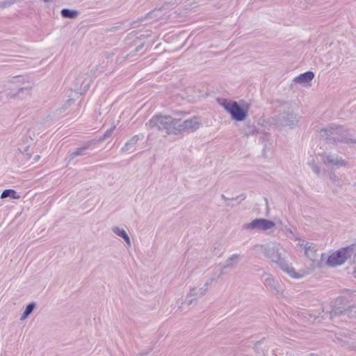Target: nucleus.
I'll return each instance as SVG.
<instances>
[{
    "label": "nucleus",
    "mask_w": 356,
    "mask_h": 356,
    "mask_svg": "<svg viewBox=\"0 0 356 356\" xmlns=\"http://www.w3.org/2000/svg\"><path fill=\"white\" fill-rule=\"evenodd\" d=\"M35 307V304L34 302L29 303L26 307L25 310L24 311L20 319L22 321L26 319L31 314Z\"/></svg>",
    "instance_id": "nucleus-21"
},
{
    "label": "nucleus",
    "mask_w": 356,
    "mask_h": 356,
    "mask_svg": "<svg viewBox=\"0 0 356 356\" xmlns=\"http://www.w3.org/2000/svg\"><path fill=\"white\" fill-rule=\"evenodd\" d=\"M194 300V299H192L189 301L188 305H191L192 302Z\"/></svg>",
    "instance_id": "nucleus-38"
},
{
    "label": "nucleus",
    "mask_w": 356,
    "mask_h": 356,
    "mask_svg": "<svg viewBox=\"0 0 356 356\" xmlns=\"http://www.w3.org/2000/svg\"><path fill=\"white\" fill-rule=\"evenodd\" d=\"M122 238L125 241L126 243L129 246L131 245V241H130L129 236H128V234L127 233L124 235H123Z\"/></svg>",
    "instance_id": "nucleus-32"
},
{
    "label": "nucleus",
    "mask_w": 356,
    "mask_h": 356,
    "mask_svg": "<svg viewBox=\"0 0 356 356\" xmlns=\"http://www.w3.org/2000/svg\"><path fill=\"white\" fill-rule=\"evenodd\" d=\"M218 277L216 275L211 276L209 280H207L204 286L200 289L193 288L191 289L189 292V296H195V297H202L209 290L211 284L213 281H215Z\"/></svg>",
    "instance_id": "nucleus-9"
},
{
    "label": "nucleus",
    "mask_w": 356,
    "mask_h": 356,
    "mask_svg": "<svg viewBox=\"0 0 356 356\" xmlns=\"http://www.w3.org/2000/svg\"><path fill=\"white\" fill-rule=\"evenodd\" d=\"M323 162L326 165L337 166H345L347 164V161L341 157L331 154L324 155L323 156Z\"/></svg>",
    "instance_id": "nucleus-12"
},
{
    "label": "nucleus",
    "mask_w": 356,
    "mask_h": 356,
    "mask_svg": "<svg viewBox=\"0 0 356 356\" xmlns=\"http://www.w3.org/2000/svg\"><path fill=\"white\" fill-rule=\"evenodd\" d=\"M220 104L230 114L236 121H243L248 115V109L241 107L238 102L225 99H218Z\"/></svg>",
    "instance_id": "nucleus-5"
},
{
    "label": "nucleus",
    "mask_w": 356,
    "mask_h": 356,
    "mask_svg": "<svg viewBox=\"0 0 356 356\" xmlns=\"http://www.w3.org/2000/svg\"><path fill=\"white\" fill-rule=\"evenodd\" d=\"M240 258V255L237 254H234L231 257H229L226 261L225 265L222 266V268L220 270V273L217 275L218 277H219L221 275H223L225 273L224 270L225 268H235L236 266V264L238 262V259Z\"/></svg>",
    "instance_id": "nucleus-13"
},
{
    "label": "nucleus",
    "mask_w": 356,
    "mask_h": 356,
    "mask_svg": "<svg viewBox=\"0 0 356 356\" xmlns=\"http://www.w3.org/2000/svg\"><path fill=\"white\" fill-rule=\"evenodd\" d=\"M275 226V222L272 220L265 218H257L253 220L249 223L244 224L243 229L246 230H268Z\"/></svg>",
    "instance_id": "nucleus-8"
},
{
    "label": "nucleus",
    "mask_w": 356,
    "mask_h": 356,
    "mask_svg": "<svg viewBox=\"0 0 356 356\" xmlns=\"http://www.w3.org/2000/svg\"><path fill=\"white\" fill-rule=\"evenodd\" d=\"M92 76L88 72L80 74L76 79V90L86 91L90 86Z\"/></svg>",
    "instance_id": "nucleus-10"
},
{
    "label": "nucleus",
    "mask_w": 356,
    "mask_h": 356,
    "mask_svg": "<svg viewBox=\"0 0 356 356\" xmlns=\"http://www.w3.org/2000/svg\"><path fill=\"white\" fill-rule=\"evenodd\" d=\"M40 159V156L39 155H37L35 156L34 158H33V163H35L37 162L38 161H39Z\"/></svg>",
    "instance_id": "nucleus-36"
},
{
    "label": "nucleus",
    "mask_w": 356,
    "mask_h": 356,
    "mask_svg": "<svg viewBox=\"0 0 356 356\" xmlns=\"http://www.w3.org/2000/svg\"><path fill=\"white\" fill-rule=\"evenodd\" d=\"M221 198H222V200H224L225 201H227V200H238V199H240V200H245V195L244 194H241V195L237 196V197H235V198L229 199V198H227V197H225L224 195H221Z\"/></svg>",
    "instance_id": "nucleus-24"
},
{
    "label": "nucleus",
    "mask_w": 356,
    "mask_h": 356,
    "mask_svg": "<svg viewBox=\"0 0 356 356\" xmlns=\"http://www.w3.org/2000/svg\"><path fill=\"white\" fill-rule=\"evenodd\" d=\"M115 127H113L111 128H110L109 129H108L104 134V136H103V138L102 139H106V138L109 137L112 133L113 132L114 129H115Z\"/></svg>",
    "instance_id": "nucleus-27"
},
{
    "label": "nucleus",
    "mask_w": 356,
    "mask_h": 356,
    "mask_svg": "<svg viewBox=\"0 0 356 356\" xmlns=\"http://www.w3.org/2000/svg\"><path fill=\"white\" fill-rule=\"evenodd\" d=\"M29 147H26L23 152V154L26 156L27 159H29L31 158V154L29 153Z\"/></svg>",
    "instance_id": "nucleus-33"
},
{
    "label": "nucleus",
    "mask_w": 356,
    "mask_h": 356,
    "mask_svg": "<svg viewBox=\"0 0 356 356\" xmlns=\"http://www.w3.org/2000/svg\"><path fill=\"white\" fill-rule=\"evenodd\" d=\"M60 13L63 17L68 19H74L78 15V11L69 8L62 9Z\"/></svg>",
    "instance_id": "nucleus-19"
},
{
    "label": "nucleus",
    "mask_w": 356,
    "mask_h": 356,
    "mask_svg": "<svg viewBox=\"0 0 356 356\" xmlns=\"http://www.w3.org/2000/svg\"><path fill=\"white\" fill-rule=\"evenodd\" d=\"M14 2H15L14 0L6 1H3V2H1V4H0V7L1 8H6V7L12 6L14 3Z\"/></svg>",
    "instance_id": "nucleus-28"
},
{
    "label": "nucleus",
    "mask_w": 356,
    "mask_h": 356,
    "mask_svg": "<svg viewBox=\"0 0 356 356\" xmlns=\"http://www.w3.org/2000/svg\"><path fill=\"white\" fill-rule=\"evenodd\" d=\"M112 231L117 234L118 236L122 237L123 235H124L127 232L124 229H120L118 227H113L112 228Z\"/></svg>",
    "instance_id": "nucleus-23"
},
{
    "label": "nucleus",
    "mask_w": 356,
    "mask_h": 356,
    "mask_svg": "<svg viewBox=\"0 0 356 356\" xmlns=\"http://www.w3.org/2000/svg\"><path fill=\"white\" fill-rule=\"evenodd\" d=\"M314 77V74L313 72L308 71L306 72H304L302 74H300V75L296 76L293 79V81L296 83H308Z\"/></svg>",
    "instance_id": "nucleus-15"
},
{
    "label": "nucleus",
    "mask_w": 356,
    "mask_h": 356,
    "mask_svg": "<svg viewBox=\"0 0 356 356\" xmlns=\"http://www.w3.org/2000/svg\"><path fill=\"white\" fill-rule=\"evenodd\" d=\"M257 131L254 127H250V130L245 131V135L248 136L250 135H254L255 133H257Z\"/></svg>",
    "instance_id": "nucleus-29"
},
{
    "label": "nucleus",
    "mask_w": 356,
    "mask_h": 356,
    "mask_svg": "<svg viewBox=\"0 0 356 356\" xmlns=\"http://www.w3.org/2000/svg\"><path fill=\"white\" fill-rule=\"evenodd\" d=\"M353 187L356 189V181L353 184Z\"/></svg>",
    "instance_id": "nucleus-39"
},
{
    "label": "nucleus",
    "mask_w": 356,
    "mask_h": 356,
    "mask_svg": "<svg viewBox=\"0 0 356 356\" xmlns=\"http://www.w3.org/2000/svg\"><path fill=\"white\" fill-rule=\"evenodd\" d=\"M91 143L87 142L83 147L77 148L74 152L70 154L68 156L69 162L73 160L75 157L78 156H83L86 154V151L89 148Z\"/></svg>",
    "instance_id": "nucleus-17"
},
{
    "label": "nucleus",
    "mask_w": 356,
    "mask_h": 356,
    "mask_svg": "<svg viewBox=\"0 0 356 356\" xmlns=\"http://www.w3.org/2000/svg\"><path fill=\"white\" fill-rule=\"evenodd\" d=\"M310 356H312V355L311 354Z\"/></svg>",
    "instance_id": "nucleus-40"
},
{
    "label": "nucleus",
    "mask_w": 356,
    "mask_h": 356,
    "mask_svg": "<svg viewBox=\"0 0 356 356\" xmlns=\"http://www.w3.org/2000/svg\"><path fill=\"white\" fill-rule=\"evenodd\" d=\"M321 136L328 144L343 143L346 144H355L356 138L350 135L342 126L334 124H330L319 131Z\"/></svg>",
    "instance_id": "nucleus-2"
},
{
    "label": "nucleus",
    "mask_w": 356,
    "mask_h": 356,
    "mask_svg": "<svg viewBox=\"0 0 356 356\" xmlns=\"http://www.w3.org/2000/svg\"><path fill=\"white\" fill-rule=\"evenodd\" d=\"M259 247L263 255L270 262L276 264L283 272L293 278L300 277L295 269L282 257V251L283 248L280 243L270 242L264 245H259Z\"/></svg>",
    "instance_id": "nucleus-1"
},
{
    "label": "nucleus",
    "mask_w": 356,
    "mask_h": 356,
    "mask_svg": "<svg viewBox=\"0 0 356 356\" xmlns=\"http://www.w3.org/2000/svg\"><path fill=\"white\" fill-rule=\"evenodd\" d=\"M298 245L300 247H303L305 250V253L307 257H309L311 260L315 259V252L316 250L314 246L310 243H299Z\"/></svg>",
    "instance_id": "nucleus-18"
},
{
    "label": "nucleus",
    "mask_w": 356,
    "mask_h": 356,
    "mask_svg": "<svg viewBox=\"0 0 356 356\" xmlns=\"http://www.w3.org/2000/svg\"><path fill=\"white\" fill-rule=\"evenodd\" d=\"M311 168L312 169V171L316 175H320V168L319 167L315 164L314 163H312L311 165Z\"/></svg>",
    "instance_id": "nucleus-25"
},
{
    "label": "nucleus",
    "mask_w": 356,
    "mask_h": 356,
    "mask_svg": "<svg viewBox=\"0 0 356 356\" xmlns=\"http://www.w3.org/2000/svg\"><path fill=\"white\" fill-rule=\"evenodd\" d=\"M278 120L282 124L289 127L295 126L298 122L296 115L289 112H284L280 114Z\"/></svg>",
    "instance_id": "nucleus-11"
},
{
    "label": "nucleus",
    "mask_w": 356,
    "mask_h": 356,
    "mask_svg": "<svg viewBox=\"0 0 356 356\" xmlns=\"http://www.w3.org/2000/svg\"><path fill=\"white\" fill-rule=\"evenodd\" d=\"M282 230L284 232L285 235L290 238H293L294 240H299V238L297 237L292 229L286 226L284 227Z\"/></svg>",
    "instance_id": "nucleus-22"
},
{
    "label": "nucleus",
    "mask_w": 356,
    "mask_h": 356,
    "mask_svg": "<svg viewBox=\"0 0 356 356\" xmlns=\"http://www.w3.org/2000/svg\"><path fill=\"white\" fill-rule=\"evenodd\" d=\"M261 341H258V342H257V343H256V344H255V349H256V350H257V351H258V352H259V346H260V345H261Z\"/></svg>",
    "instance_id": "nucleus-34"
},
{
    "label": "nucleus",
    "mask_w": 356,
    "mask_h": 356,
    "mask_svg": "<svg viewBox=\"0 0 356 356\" xmlns=\"http://www.w3.org/2000/svg\"><path fill=\"white\" fill-rule=\"evenodd\" d=\"M178 118L170 115H156L146 124L151 129L164 131L165 134L177 135Z\"/></svg>",
    "instance_id": "nucleus-4"
},
{
    "label": "nucleus",
    "mask_w": 356,
    "mask_h": 356,
    "mask_svg": "<svg viewBox=\"0 0 356 356\" xmlns=\"http://www.w3.org/2000/svg\"><path fill=\"white\" fill-rule=\"evenodd\" d=\"M143 47V45L142 46H139L136 48V51H138L139 50H140V49Z\"/></svg>",
    "instance_id": "nucleus-37"
},
{
    "label": "nucleus",
    "mask_w": 356,
    "mask_h": 356,
    "mask_svg": "<svg viewBox=\"0 0 356 356\" xmlns=\"http://www.w3.org/2000/svg\"><path fill=\"white\" fill-rule=\"evenodd\" d=\"M177 127V135L184 133H191L198 129L201 125V120L199 117L194 116L190 119L181 121L178 118Z\"/></svg>",
    "instance_id": "nucleus-7"
},
{
    "label": "nucleus",
    "mask_w": 356,
    "mask_h": 356,
    "mask_svg": "<svg viewBox=\"0 0 356 356\" xmlns=\"http://www.w3.org/2000/svg\"><path fill=\"white\" fill-rule=\"evenodd\" d=\"M353 254H355L354 248L352 247L341 248L330 255L326 263L331 267L340 266L345 263Z\"/></svg>",
    "instance_id": "nucleus-6"
},
{
    "label": "nucleus",
    "mask_w": 356,
    "mask_h": 356,
    "mask_svg": "<svg viewBox=\"0 0 356 356\" xmlns=\"http://www.w3.org/2000/svg\"><path fill=\"white\" fill-rule=\"evenodd\" d=\"M262 280L264 284L268 288H270L273 290H277L278 288V282L275 280V279L270 274L267 273H264L262 275Z\"/></svg>",
    "instance_id": "nucleus-14"
},
{
    "label": "nucleus",
    "mask_w": 356,
    "mask_h": 356,
    "mask_svg": "<svg viewBox=\"0 0 356 356\" xmlns=\"http://www.w3.org/2000/svg\"><path fill=\"white\" fill-rule=\"evenodd\" d=\"M6 197H10L12 199H19L20 196L13 189H6L1 193V198L4 199Z\"/></svg>",
    "instance_id": "nucleus-20"
},
{
    "label": "nucleus",
    "mask_w": 356,
    "mask_h": 356,
    "mask_svg": "<svg viewBox=\"0 0 356 356\" xmlns=\"http://www.w3.org/2000/svg\"><path fill=\"white\" fill-rule=\"evenodd\" d=\"M337 314V312L335 310V309H333L331 312H330V316L331 317H334L336 314Z\"/></svg>",
    "instance_id": "nucleus-35"
},
{
    "label": "nucleus",
    "mask_w": 356,
    "mask_h": 356,
    "mask_svg": "<svg viewBox=\"0 0 356 356\" xmlns=\"http://www.w3.org/2000/svg\"><path fill=\"white\" fill-rule=\"evenodd\" d=\"M329 176H330V179L332 180V181L334 184H337V181H338L337 175L334 172H331Z\"/></svg>",
    "instance_id": "nucleus-30"
},
{
    "label": "nucleus",
    "mask_w": 356,
    "mask_h": 356,
    "mask_svg": "<svg viewBox=\"0 0 356 356\" xmlns=\"http://www.w3.org/2000/svg\"><path fill=\"white\" fill-rule=\"evenodd\" d=\"M143 138V135L134 136L132 138H131V139L129 141H127L124 144V147H122L121 151L122 152L133 151L134 147L135 146V145L138 143V141L140 138Z\"/></svg>",
    "instance_id": "nucleus-16"
},
{
    "label": "nucleus",
    "mask_w": 356,
    "mask_h": 356,
    "mask_svg": "<svg viewBox=\"0 0 356 356\" xmlns=\"http://www.w3.org/2000/svg\"><path fill=\"white\" fill-rule=\"evenodd\" d=\"M122 238L125 241L126 243L129 246L131 245V241H130L129 236H128V234L127 233L124 235H123Z\"/></svg>",
    "instance_id": "nucleus-31"
},
{
    "label": "nucleus",
    "mask_w": 356,
    "mask_h": 356,
    "mask_svg": "<svg viewBox=\"0 0 356 356\" xmlns=\"http://www.w3.org/2000/svg\"><path fill=\"white\" fill-rule=\"evenodd\" d=\"M349 273L352 274L355 277H356V264H351L348 267Z\"/></svg>",
    "instance_id": "nucleus-26"
},
{
    "label": "nucleus",
    "mask_w": 356,
    "mask_h": 356,
    "mask_svg": "<svg viewBox=\"0 0 356 356\" xmlns=\"http://www.w3.org/2000/svg\"><path fill=\"white\" fill-rule=\"evenodd\" d=\"M21 76H15L9 80L5 87V92L8 98H13L17 100L26 101L30 99L31 95V86L27 85L19 87V83L22 81Z\"/></svg>",
    "instance_id": "nucleus-3"
}]
</instances>
